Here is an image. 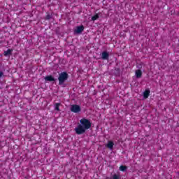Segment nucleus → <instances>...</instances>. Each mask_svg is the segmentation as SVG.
<instances>
[{
	"instance_id": "obj_1",
	"label": "nucleus",
	"mask_w": 179,
	"mask_h": 179,
	"mask_svg": "<svg viewBox=\"0 0 179 179\" xmlns=\"http://www.w3.org/2000/svg\"><path fill=\"white\" fill-rule=\"evenodd\" d=\"M92 128V122L90 120L83 118L80 120V124L75 128L76 134L77 135H83L87 129Z\"/></svg>"
},
{
	"instance_id": "obj_2",
	"label": "nucleus",
	"mask_w": 179,
	"mask_h": 179,
	"mask_svg": "<svg viewBox=\"0 0 179 179\" xmlns=\"http://www.w3.org/2000/svg\"><path fill=\"white\" fill-rule=\"evenodd\" d=\"M68 73L62 72L59 73L58 77L59 85H64V83H65V80H68Z\"/></svg>"
},
{
	"instance_id": "obj_3",
	"label": "nucleus",
	"mask_w": 179,
	"mask_h": 179,
	"mask_svg": "<svg viewBox=\"0 0 179 179\" xmlns=\"http://www.w3.org/2000/svg\"><path fill=\"white\" fill-rule=\"evenodd\" d=\"M70 110L71 113H80V111H82V108H80V106L78 104L71 105Z\"/></svg>"
},
{
	"instance_id": "obj_4",
	"label": "nucleus",
	"mask_w": 179,
	"mask_h": 179,
	"mask_svg": "<svg viewBox=\"0 0 179 179\" xmlns=\"http://www.w3.org/2000/svg\"><path fill=\"white\" fill-rule=\"evenodd\" d=\"M108 58H110V54H108V52L103 51L101 53V59L103 60L108 61Z\"/></svg>"
},
{
	"instance_id": "obj_5",
	"label": "nucleus",
	"mask_w": 179,
	"mask_h": 179,
	"mask_svg": "<svg viewBox=\"0 0 179 179\" xmlns=\"http://www.w3.org/2000/svg\"><path fill=\"white\" fill-rule=\"evenodd\" d=\"M85 30V27L83 25H80L76 27L75 29V32L77 33L78 34H80Z\"/></svg>"
},
{
	"instance_id": "obj_6",
	"label": "nucleus",
	"mask_w": 179,
	"mask_h": 179,
	"mask_svg": "<svg viewBox=\"0 0 179 179\" xmlns=\"http://www.w3.org/2000/svg\"><path fill=\"white\" fill-rule=\"evenodd\" d=\"M45 80L47 82H55V78L52 76H47L45 77Z\"/></svg>"
},
{
	"instance_id": "obj_7",
	"label": "nucleus",
	"mask_w": 179,
	"mask_h": 179,
	"mask_svg": "<svg viewBox=\"0 0 179 179\" xmlns=\"http://www.w3.org/2000/svg\"><path fill=\"white\" fill-rule=\"evenodd\" d=\"M136 77L139 79L142 78V70L138 69L136 71Z\"/></svg>"
},
{
	"instance_id": "obj_8",
	"label": "nucleus",
	"mask_w": 179,
	"mask_h": 179,
	"mask_svg": "<svg viewBox=\"0 0 179 179\" xmlns=\"http://www.w3.org/2000/svg\"><path fill=\"white\" fill-rule=\"evenodd\" d=\"M108 149H113L114 148V142L109 141L106 145Z\"/></svg>"
},
{
	"instance_id": "obj_9",
	"label": "nucleus",
	"mask_w": 179,
	"mask_h": 179,
	"mask_svg": "<svg viewBox=\"0 0 179 179\" xmlns=\"http://www.w3.org/2000/svg\"><path fill=\"white\" fill-rule=\"evenodd\" d=\"M13 52V49H8L7 51L4 52L5 57H8V55H12Z\"/></svg>"
},
{
	"instance_id": "obj_10",
	"label": "nucleus",
	"mask_w": 179,
	"mask_h": 179,
	"mask_svg": "<svg viewBox=\"0 0 179 179\" xmlns=\"http://www.w3.org/2000/svg\"><path fill=\"white\" fill-rule=\"evenodd\" d=\"M115 76H121V69H120V68L115 69Z\"/></svg>"
},
{
	"instance_id": "obj_11",
	"label": "nucleus",
	"mask_w": 179,
	"mask_h": 179,
	"mask_svg": "<svg viewBox=\"0 0 179 179\" xmlns=\"http://www.w3.org/2000/svg\"><path fill=\"white\" fill-rule=\"evenodd\" d=\"M149 94H150V91H149V90H145V91L143 92V97H144V99H148V97H149Z\"/></svg>"
},
{
	"instance_id": "obj_12",
	"label": "nucleus",
	"mask_w": 179,
	"mask_h": 179,
	"mask_svg": "<svg viewBox=\"0 0 179 179\" xmlns=\"http://www.w3.org/2000/svg\"><path fill=\"white\" fill-rule=\"evenodd\" d=\"M99 17H100L99 14H97V13L95 14L94 16L92 17V22H94V21L97 20V19H99Z\"/></svg>"
},
{
	"instance_id": "obj_13",
	"label": "nucleus",
	"mask_w": 179,
	"mask_h": 179,
	"mask_svg": "<svg viewBox=\"0 0 179 179\" xmlns=\"http://www.w3.org/2000/svg\"><path fill=\"white\" fill-rule=\"evenodd\" d=\"M59 106H61V103H56L55 104V110L56 111H59Z\"/></svg>"
},
{
	"instance_id": "obj_14",
	"label": "nucleus",
	"mask_w": 179,
	"mask_h": 179,
	"mask_svg": "<svg viewBox=\"0 0 179 179\" xmlns=\"http://www.w3.org/2000/svg\"><path fill=\"white\" fill-rule=\"evenodd\" d=\"M127 169V166L122 165L120 166V171H125Z\"/></svg>"
},
{
	"instance_id": "obj_15",
	"label": "nucleus",
	"mask_w": 179,
	"mask_h": 179,
	"mask_svg": "<svg viewBox=\"0 0 179 179\" xmlns=\"http://www.w3.org/2000/svg\"><path fill=\"white\" fill-rule=\"evenodd\" d=\"M52 15L51 14H48L45 17V20H50V19H52Z\"/></svg>"
},
{
	"instance_id": "obj_16",
	"label": "nucleus",
	"mask_w": 179,
	"mask_h": 179,
	"mask_svg": "<svg viewBox=\"0 0 179 179\" xmlns=\"http://www.w3.org/2000/svg\"><path fill=\"white\" fill-rule=\"evenodd\" d=\"M112 179H120V175L114 174Z\"/></svg>"
},
{
	"instance_id": "obj_17",
	"label": "nucleus",
	"mask_w": 179,
	"mask_h": 179,
	"mask_svg": "<svg viewBox=\"0 0 179 179\" xmlns=\"http://www.w3.org/2000/svg\"><path fill=\"white\" fill-rule=\"evenodd\" d=\"M3 76V72L0 71V78H2Z\"/></svg>"
},
{
	"instance_id": "obj_18",
	"label": "nucleus",
	"mask_w": 179,
	"mask_h": 179,
	"mask_svg": "<svg viewBox=\"0 0 179 179\" xmlns=\"http://www.w3.org/2000/svg\"><path fill=\"white\" fill-rule=\"evenodd\" d=\"M106 179H113V178L107 177Z\"/></svg>"
}]
</instances>
